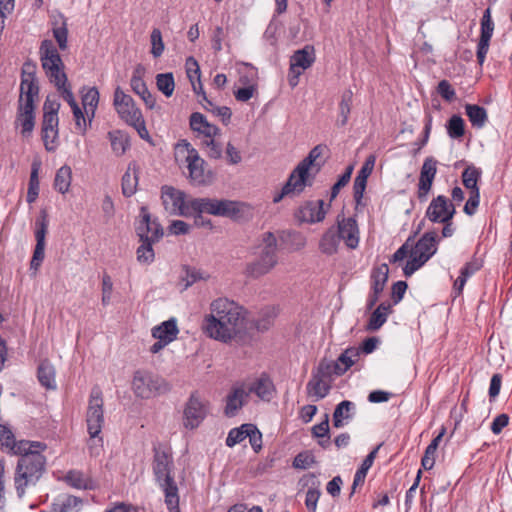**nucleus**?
Instances as JSON below:
<instances>
[{
  "label": "nucleus",
  "instance_id": "f257e3e1",
  "mask_svg": "<svg viewBox=\"0 0 512 512\" xmlns=\"http://www.w3.org/2000/svg\"><path fill=\"white\" fill-rule=\"evenodd\" d=\"M241 306L228 298L213 300L202 323L203 332L211 339L228 343L241 333L244 326Z\"/></svg>",
  "mask_w": 512,
  "mask_h": 512
},
{
  "label": "nucleus",
  "instance_id": "f03ea898",
  "mask_svg": "<svg viewBox=\"0 0 512 512\" xmlns=\"http://www.w3.org/2000/svg\"><path fill=\"white\" fill-rule=\"evenodd\" d=\"M191 216H196V224L212 226L210 220L204 221L202 213L213 216L234 218L244 212L245 204L239 201L215 198H191Z\"/></svg>",
  "mask_w": 512,
  "mask_h": 512
},
{
  "label": "nucleus",
  "instance_id": "7ed1b4c3",
  "mask_svg": "<svg viewBox=\"0 0 512 512\" xmlns=\"http://www.w3.org/2000/svg\"><path fill=\"white\" fill-rule=\"evenodd\" d=\"M171 454L165 450H155L153 470L157 482L165 494V503L170 512H180L178 487L171 475L172 471Z\"/></svg>",
  "mask_w": 512,
  "mask_h": 512
},
{
  "label": "nucleus",
  "instance_id": "20e7f679",
  "mask_svg": "<svg viewBox=\"0 0 512 512\" xmlns=\"http://www.w3.org/2000/svg\"><path fill=\"white\" fill-rule=\"evenodd\" d=\"M32 62L27 59L22 67L20 95L15 119V127L21 128V134L29 137L32 132Z\"/></svg>",
  "mask_w": 512,
  "mask_h": 512
},
{
  "label": "nucleus",
  "instance_id": "39448f33",
  "mask_svg": "<svg viewBox=\"0 0 512 512\" xmlns=\"http://www.w3.org/2000/svg\"><path fill=\"white\" fill-rule=\"evenodd\" d=\"M176 162L188 169V177L193 185H207L212 180L210 171L204 169V160L199 156L197 150L186 140L178 142L174 149Z\"/></svg>",
  "mask_w": 512,
  "mask_h": 512
},
{
  "label": "nucleus",
  "instance_id": "423d86ee",
  "mask_svg": "<svg viewBox=\"0 0 512 512\" xmlns=\"http://www.w3.org/2000/svg\"><path fill=\"white\" fill-rule=\"evenodd\" d=\"M7 453L19 456L14 483L17 495L21 498L25 494V488L32 476V441L15 440L13 449H9Z\"/></svg>",
  "mask_w": 512,
  "mask_h": 512
},
{
  "label": "nucleus",
  "instance_id": "0eeeda50",
  "mask_svg": "<svg viewBox=\"0 0 512 512\" xmlns=\"http://www.w3.org/2000/svg\"><path fill=\"white\" fill-rule=\"evenodd\" d=\"M39 56L42 68L49 81L55 87L63 86L67 82V75L64 72V63L52 40L42 41Z\"/></svg>",
  "mask_w": 512,
  "mask_h": 512
},
{
  "label": "nucleus",
  "instance_id": "6e6552de",
  "mask_svg": "<svg viewBox=\"0 0 512 512\" xmlns=\"http://www.w3.org/2000/svg\"><path fill=\"white\" fill-rule=\"evenodd\" d=\"M277 262L276 237L271 232H266L262 237L259 257L248 264L246 272L249 276L258 278L269 273Z\"/></svg>",
  "mask_w": 512,
  "mask_h": 512
},
{
  "label": "nucleus",
  "instance_id": "1a4fd4ad",
  "mask_svg": "<svg viewBox=\"0 0 512 512\" xmlns=\"http://www.w3.org/2000/svg\"><path fill=\"white\" fill-rule=\"evenodd\" d=\"M436 232H426L414 245L410 247V259L403 268L404 275L410 277L420 269L437 251Z\"/></svg>",
  "mask_w": 512,
  "mask_h": 512
},
{
  "label": "nucleus",
  "instance_id": "9d476101",
  "mask_svg": "<svg viewBox=\"0 0 512 512\" xmlns=\"http://www.w3.org/2000/svg\"><path fill=\"white\" fill-rule=\"evenodd\" d=\"M60 103L55 95L48 96L43 105L42 140L46 150L54 151L58 146V112Z\"/></svg>",
  "mask_w": 512,
  "mask_h": 512
},
{
  "label": "nucleus",
  "instance_id": "9b49d317",
  "mask_svg": "<svg viewBox=\"0 0 512 512\" xmlns=\"http://www.w3.org/2000/svg\"><path fill=\"white\" fill-rule=\"evenodd\" d=\"M170 390L168 382L159 375L147 371H136L132 379V391L141 399H150Z\"/></svg>",
  "mask_w": 512,
  "mask_h": 512
},
{
  "label": "nucleus",
  "instance_id": "f8f14e48",
  "mask_svg": "<svg viewBox=\"0 0 512 512\" xmlns=\"http://www.w3.org/2000/svg\"><path fill=\"white\" fill-rule=\"evenodd\" d=\"M103 406L102 391L98 387L92 388L86 412L87 431L91 438H98L102 431L105 422Z\"/></svg>",
  "mask_w": 512,
  "mask_h": 512
},
{
  "label": "nucleus",
  "instance_id": "ddd939ff",
  "mask_svg": "<svg viewBox=\"0 0 512 512\" xmlns=\"http://www.w3.org/2000/svg\"><path fill=\"white\" fill-rule=\"evenodd\" d=\"M312 185L310 171L298 164L289 175L287 182L273 196V202L279 203L284 197H295L301 194L306 186Z\"/></svg>",
  "mask_w": 512,
  "mask_h": 512
},
{
  "label": "nucleus",
  "instance_id": "4468645a",
  "mask_svg": "<svg viewBox=\"0 0 512 512\" xmlns=\"http://www.w3.org/2000/svg\"><path fill=\"white\" fill-rule=\"evenodd\" d=\"M161 199L165 210L175 216L190 217V199L182 190L165 185L161 188Z\"/></svg>",
  "mask_w": 512,
  "mask_h": 512
},
{
  "label": "nucleus",
  "instance_id": "2eb2a0df",
  "mask_svg": "<svg viewBox=\"0 0 512 512\" xmlns=\"http://www.w3.org/2000/svg\"><path fill=\"white\" fill-rule=\"evenodd\" d=\"M208 414V402L197 395H191L183 411V426L193 430L203 422Z\"/></svg>",
  "mask_w": 512,
  "mask_h": 512
},
{
  "label": "nucleus",
  "instance_id": "dca6fc26",
  "mask_svg": "<svg viewBox=\"0 0 512 512\" xmlns=\"http://www.w3.org/2000/svg\"><path fill=\"white\" fill-rule=\"evenodd\" d=\"M151 334L157 341L150 347V352L156 354L177 339L179 334L177 320L175 318H170L169 320L160 323L152 328Z\"/></svg>",
  "mask_w": 512,
  "mask_h": 512
},
{
  "label": "nucleus",
  "instance_id": "f3484780",
  "mask_svg": "<svg viewBox=\"0 0 512 512\" xmlns=\"http://www.w3.org/2000/svg\"><path fill=\"white\" fill-rule=\"evenodd\" d=\"M113 105L119 117L127 124L143 116L133 98L119 86L114 91Z\"/></svg>",
  "mask_w": 512,
  "mask_h": 512
},
{
  "label": "nucleus",
  "instance_id": "a211bd4d",
  "mask_svg": "<svg viewBox=\"0 0 512 512\" xmlns=\"http://www.w3.org/2000/svg\"><path fill=\"white\" fill-rule=\"evenodd\" d=\"M360 357V349L356 347L347 348L333 363H321L319 370L323 374L343 375L352 367Z\"/></svg>",
  "mask_w": 512,
  "mask_h": 512
},
{
  "label": "nucleus",
  "instance_id": "6ab92c4d",
  "mask_svg": "<svg viewBox=\"0 0 512 512\" xmlns=\"http://www.w3.org/2000/svg\"><path fill=\"white\" fill-rule=\"evenodd\" d=\"M455 213L454 204L447 197L439 195L430 202L426 217L433 223L447 222L453 219Z\"/></svg>",
  "mask_w": 512,
  "mask_h": 512
},
{
  "label": "nucleus",
  "instance_id": "aec40b11",
  "mask_svg": "<svg viewBox=\"0 0 512 512\" xmlns=\"http://www.w3.org/2000/svg\"><path fill=\"white\" fill-rule=\"evenodd\" d=\"M140 216L141 220L136 227L140 241L158 242L163 236V229L160 224L155 219H151L145 207L141 208Z\"/></svg>",
  "mask_w": 512,
  "mask_h": 512
},
{
  "label": "nucleus",
  "instance_id": "412c9836",
  "mask_svg": "<svg viewBox=\"0 0 512 512\" xmlns=\"http://www.w3.org/2000/svg\"><path fill=\"white\" fill-rule=\"evenodd\" d=\"M144 74L145 68L142 65H137L133 71L130 86L132 91L143 100L146 107L153 110L157 107V101L155 96L148 90L143 80Z\"/></svg>",
  "mask_w": 512,
  "mask_h": 512
},
{
  "label": "nucleus",
  "instance_id": "4be33fe9",
  "mask_svg": "<svg viewBox=\"0 0 512 512\" xmlns=\"http://www.w3.org/2000/svg\"><path fill=\"white\" fill-rule=\"evenodd\" d=\"M437 163L433 157H427L422 164L417 190V196L421 201L427 199L432 188L437 173Z\"/></svg>",
  "mask_w": 512,
  "mask_h": 512
},
{
  "label": "nucleus",
  "instance_id": "5701e85b",
  "mask_svg": "<svg viewBox=\"0 0 512 512\" xmlns=\"http://www.w3.org/2000/svg\"><path fill=\"white\" fill-rule=\"evenodd\" d=\"M493 31L494 23L491 17V9L487 8L481 19V34L477 46V60L479 64H483L485 61Z\"/></svg>",
  "mask_w": 512,
  "mask_h": 512
},
{
  "label": "nucleus",
  "instance_id": "b1692460",
  "mask_svg": "<svg viewBox=\"0 0 512 512\" xmlns=\"http://www.w3.org/2000/svg\"><path fill=\"white\" fill-rule=\"evenodd\" d=\"M340 240H343L345 245L349 249H355L359 245V228L355 219L348 218H338L337 227H335Z\"/></svg>",
  "mask_w": 512,
  "mask_h": 512
},
{
  "label": "nucleus",
  "instance_id": "393cba45",
  "mask_svg": "<svg viewBox=\"0 0 512 512\" xmlns=\"http://www.w3.org/2000/svg\"><path fill=\"white\" fill-rule=\"evenodd\" d=\"M48 215L46 210H41L37 219L38 229L35 233L36 247L34 249V269H36L44 259L45 256V237L48 228Z\"/></svg>",
  "mask_w": 512,
  "mask_h": 512
},
{
  "label": "nucleus",
  "instance_id": "a878e982",
  "mask_svg": "<svg viewBox=\"0 0 512 512\" xmlns=\"http://www.w3.org/2000/svg\"><path fill=\"white\" fill-rule=\"evenodd\" d=\"M190 127L193 132L202 136L203 139L218 137L220 135V129L214 124L209 123L206 117L199 112L191 114Z\"/></svg>",
  "mask_w": 512,
  "mask_h": 512
},
{
  "label": "nucleus",
  "instance_id": "bb28decb",
  "mask_svg": "<svg viewBox=\"0 0 512 512\" xmlns=\"http://www.w3.org/2000/svg\"><path fill=\"white\" fill-rule=\"evenodd\" d=\"M83 507V499L70 494L57 496L50 512H80Z\"/></svg>",
  "mask_w": 512,
  "mask_h": 512
},
{
  "label": "nucleus",
  "instance_id": "cd10ccee",
  "mask_svg": "<svg viewBox=\"0 0 512 512\" xmlns=\"http://www.w3.org/2000/svg\"><path fill=\"white\" fill-rule=\"evenodd\" d=\"M315 61L313 46L307 45L301 50H297L290 59V71L299 70L303 72L308 69Z\"/></svg>",
  "mask_w": 512,
  "mask_h": 512
},
{
  "label": "nucleus",
  "instance_id": "c85d7f7f",
  "mask_svg": "<svg viewBox=\"0 0 512 512\" xmlns=\"http://www.w3.org/2000/svg\"><path fill=\"white\" fill-rule=\"evenodd\" d=\"M37 379L46 390H56V369L52 362L42 360L37 368Z\"/></svg>",
  "mask_w": 512,
  "mask_h": 512
},
{
  "label": "nucleus",
  "instance_id": "c756f323",
  "mask_svg": "<svg viewBox=\"0 0 512 512\" xmlns=\"http://www.w3.org/2000/svg\"><path fill=\"white\" fill-rule=\"evenodd\" d=\"M248 390L245 384L235 386L231 393L227 396L225 413L228 416H234L243 406L245 399L248 397Z\"/></svg>",
  "mask_w": 512,
  "mask_h": 512
},
{
  "label": "nucleus",
  "instance_id": "7c9ffc66",
  "mask_svg": "<svg viewBox=\"0 0 512 512\" xmlns=\"http://www.w3.org/2000/svg\"><path fill=\"white\" fill-rule=\"evenodd\" d=\"M63 481L75 489L92 490L93 480L80 470H70L63 476Z\"/></svg>",
  "mask_w": 512,
  "mask_h": 512
},
{
  "label": "nucleus",
  "instance_id": "2f4dec72",
  "mask_svg": "<svg viewBox=\"0 0 512 512\" xmlns=\"http://www.w3.org/2000/svg\"><path fill=\"white\" fill-rule=\"evenodd\" d=\"M185 68L187 77L191 82L193 91L196 94H202L203 99H206V95L203 91V86L200 80L201 72L197 60L194 57H188L185 62Z\"/></svg>",
  "mask_w": 512,
  "mask_h": 512
},
{
  "label": "nucleus",
  "instance_id": "473e14b6",
  "mask_svg": "<svg viewBox=\"0 0 512 512\" xmlns=\"http://www.w3.org/2000/svg\"><path fill=\"white\" fill-rule=\"evenodd\" d=\"M138 186V168L135 162L129 163L126 172L122 177V193L126 197H131L137 191Z\"/></svg>",
  "mask_w": 512,
  "mask_h": 512
},
{
  "label": "nucleus",
  "instance_id": "72a5a7b5",
  "mask_svg": "<svg viewBox=\"0 0 512 512\" xmlns=\"http://www.w3.org/2000/svg\"><path fill=\"white\" fill-rule=\"evenodd\" d=\"M248 394L255 393L260 399L269 401L274 395V385L267 377L257 379L253 384L246 386Z\"/></svg>",
  "mask_w": 512,
  "mask_h": 512
},
{
  "label": "nucleus",
  "instance_id": "f704fd0d",
  "mask_svg": "<svg viewBox=\"0 0 512 512\" xmlns=\"http://www.w3.org/2000/svg\"><path fill=\"white\" fill-rule=\"evenodd\" d=\"M303 220L309 223H317L324 220L326 211L324 209V201L307 203L301 210Z\"/></svg>",
  "mask_w": 512,
  "mask_h": 512
},
{
  "label": "nucleus",
  "instance_id": "c9c22d12",
  "mask_svg": "<svg viewBox=\"0 0 512 512\" xmlns=\"http://www.w3.org/2000/svg\"><path fill=\"white\" fill-rule=\"evenodd\" d=\"M340 237L335 227L329 228L319 242V249L326 255L335 254L338 250Z\"/></svg>",
  "mask_w": 512,
  "mask_h": 512
},
{
  "label": "nucleus",
  "instance_id": "e433bc0d",
  "mask_svg": "<svg viewBox=\"0 0 512 512\" xmlns=\"http://www.w3.org/2000/svg\"><path fill=\"white\" fill-rule=\"evenodd\" d=\"M108 139L110 141L112 151L116 156L124 155L130 147L128 135L121 130L108 132Z\"/></svg>",
  "mask_w": 512,
  "mask_h": 512
},
{
  "label": "nucleus",
  "instance_id": "4c0bfd02",
  "mask_svg": "<svg viewBox=\"0 0 512 512\" xmlns=\"http://www.w3.org/2000/svg\"><path fill=\"white\" fill-rule=\"evenodd\" d=\"M355 409V404L351 401L344 400L340 402L333 413V425L340 428L344 425L345 421L352 418V411Z\"/></svg>",
  "mask_w": 512,
  "mask_h": 512
},
{
  "label": "nucleus",
  "instance_id": "58836bf2",
  "mask_svg": "<svg viewBox=\"0 0 512 512\" xmlns=\"http://www.w3.org/2000/svg\"><path fill=\"white\" fill-rule=\"evenodd\" d=\"M330 390V386L320 377L313 376L307 383V393L313 401H318L324 398Z\"/></svg>",
  "mask_w": 512,
  "mask_h": 512
},
{
  "label": "nucleus",
  "instance_id": "ea45409f",
  "mask_svg": "<svg viewBox=\"0 0 512 512\" xmlns=\"http://www.w3.org/2000/svg\"><path fill=\"white\" fill-rule=\"evenodd\" d=\"M466 114L473 127L483 128L488 121L487 111L484 107L476 104H467L465 106Z\"/></svg>",
  "mask_w": 512,
  "mask_h": 512
},
{
  "label": "nucleus",
  "instance_id": "a19ab883",
  "mask_svg": "<svg viewBox=\"0 0 512 512\" xmlns=\"http://www.w3.org/2000/svg\"><path fill=\"white\" fill-rule=\"evenodd\" d=\"M379 448H380V446H378L374 450H372L366 456V458L363 460L360 468L356 471V473L354 475L353 484H352V493L355 492L357 486L362 485L364 483L367 472L373 465V462L376 458V454H377Z\"/></svg>",
  "mask_w": 512,
  "mask_h": 512
},
{
  "label": "nucleus",
  "instance_id": "79ce46f5",
  "mask_svg": "<svg viewBox=\"0 0 512 512\" xmlns=\"http://www.w3.org/2000/svg\"><path fill=\"white\" fill-rule=\"evenodd\" d=\"M389 268L387 264H381L372 271V291L381 294L388 280Z\"/></svg>",
  "mask_w": 512,
  "mask_h": 512
},
{
  "label": "nucleus",
  "instance_id": "37998d69",
  "mask_svg": "<svg viewBox=\"0 0 512 512\" xmlns=\"http://www.w3.org/2000/svg\"><path fill=\"white\" fill-rule=\"evenodd\" d=\"M72 181V170L69 166L64 165L61 168L58 169L55 180H54V186L55 189L64 194L68 192L70 185Z\"/></svg>",
  "mask_w": 512,
  "mask_h": 512
},
{
  "label": "nucleus",
  "instance_id": "c03bdc74",
  "mask_svg": "<svg viewBox=\"0 0 512 512\" xmlns=\"http://www.w3.org/2000/svg\"><path fill=\"white\" fill-rule=\"evenodd\" d=\"M389 308V304L381 303L372 313L367 329L370 331L378 330L386 322Z\"/></svg>",
  "mask_w": 512,
  "mask_h": 512
},
{
  "label": "nucleus",
  "instance_id": "a18cd8bd",
  "mask_svg": "<svg viewBox=\"0 0 512 512\" xmlns=\"http://www.w3.org/2000/svg\"><path fill=\"white\" fill-rule=\"evenodd\" d=\"M479 269L480 265L478 262H469L461 269L459 277L454 282V290L458 295L462 293L467 279Z\"/></svg>",
  "mask_w": 512,
  "mask_h": 512
},
{
  "label": "nucleus",
  "instance_id": "49530a36",
  "mask_svg": "<svg viewBox=\"0 0 512 512\" xmlns=\"http://www.w3.org/2000/svg\"><path fill=\"white\" fill-rule=\"evenodd\" d=\"M157 89L166 97H171L175 90V80L173 73H160L156 75Z\"/></svg>",
  "mask_w": 512,
  "mask_h": 512
},
{
  "label": "nucleus",
  "instance_id": "de8ad7c7",
  "mask_svg": "<svg viewBox=\"0 0 512 512\" xmlns=\"http://www.w3.org/2000/svg\"><path fill=\"white\" fill-rule=\"evenodd\" d=\"M99 91L96 87H91L82 97V104L88 117H94L95 110L99 103Z\"/></svg>",
  "mask_w": 512,
  "mask_h": 512
},
{
  "label": "nucleus",
  "instance_id": "09e8293b",
  "mask_svg": "<svg viewBox=\"0 0 512 512\" xmlns=\"http://www.w3.org/2000/svg\"><path fill=\"white\" fill-rule=\"evenodd\" d=\"M353 93L351 90H346L339 103V120L338 125L345 126L349 120V114L352 106Z\"/></svg>",
  "mask_w": 512,
  "mask_h": 512
},
{
  "label": "nucleus",
  "instance_id": "8fccbe9b",
  "mask_svg": "<svg viewBox=\"0 0 512 512\" xmlns=\"http://www.w3.org/2000/svg\"><path fill=\"white\" fill-rule=\"evenodd\" d=\"M142 244L138 247L136 254H137V260L141 264L149 265L151 264L155 259V253L153 250V244L155 242L152 241H141Z\"/></svg>",
  "mask_w": 512,
  "mask_h": 512
},
{
  "label": "nucleus",
  "instance_id": "3c124183",
  "mask_svg": "<svg viewBox=\"0 0 512 512\" xmlns=\"http://www.w3.org/2000/svg\"><path fill=\"white\" fill-rule=\"evenodd\" d=\"M323 147L318 145L315 146L299 164L305 167L307 170L314 171L315 173L320 169V163H317V159L322 155Z\"/></svg>",
  "mask_w": 512,
  "mask_h": 512
},
{
  "label": "nucleus",
  "instance_id": "603ef678",
  "mask_svg": "<svg viewBox=\"0 0 512 512\" xmlns=\"http://www.w3.org/2000/svg\"><path fill=\"white\" fill-rule=\"evenodd\" d=\"M150 44L151 50L150 53L154 58H159L164 50L165 45L162 38V33L159 28H153L150 34Z\"/></svg>",
  "mask_w": 512,
  "mask_h": 512
},
{
  "label": "nucleus",
  "instance_id": "864d4df0",
  "mask_svg": "<svg viewBox=\"0 0 512 512\" xmlns=\"http://www.w3.org/2000/svg\"><path fill=\"white\" fill-rule=\"evenodd\" d=\"M202 146L205 148L206 154L211 159H220L222 157V144L217 137L202 139Z\"/></svg>",
  "mask_w": 512,
  "mask_h": 512
},
{
  "label": "nucleus",
  "instance_id": "5fc2aeb1",
  "mask_svg": "<svg viewBox=\"0 0 512 512\" xmlns=\"http://www.w3.org/2000/svg\"><path fill=\"white\" fill-rule=\"evenodd\" d=\"M448 135L453 138H461L465 133V125L463 119L458 115H453L447 125Z\"/></svg>",
  "mask_w": 512,
  "mask_h": 512
},
{
  "label": "nucleus",
  "instance_id": "6e6d98bb",
  "mask_svg": "<svg viewBox=\"0 0 512 512\" xmlns=\"http://www.w3.org/2000/svg\"><path fill=\"white\" fill-rule=\"evenodd\" d=\"M247 435H249V432L248 428L245 427V424L241 425L239 428H234L228 433L226 445L228 447H233L236 444L243 442L247 438Z\"/></svg>",
  "mask_w": 512,
  "mask_h": 512
},
{
  "label": "nucleus",
  "instance_id": "4d7b16f0",
  "mask_svg": "<svg viewBox=\"0 0 512 512\" xmlns=\"http://www.w3.org/2000/svg\"><path fill=\"white\" fill-rule=\"evenodd\" d=\"M15 436L8 425L0 424V449L8 452L9 449H13V443Z\"/></svg>",
  "mask_w": 512,
  "mask_h": 512
},
{
  "label": "nucleus",
  "instance_id": "13d9d810",
  "mask_svg": "<svg viewBox=\"0 0 512 512\" xmlns=\"http://www.w3.org/2000/svg\"><path fill=\"white\" fill-rule=\"evenodd\" d=\"M480 177V172L474 167L466 168L462 173V181L464 186L471 191L478 189L477 182Z\"/></svg>",
  "mask_w": 512,
  "mask_h": 512
},
{
  "label": "nucleus",
  "instance_id": "bf43d9fd",
  "mask_svg": "<svg viewBox=\"0 0 512 512\" xmlns=\"http://www.w3.org/2000/svg\"><path fill=\"white\" fill-rule=\"evenodd\" d=\"M209 275L198 269H186L185 275L182 278L185 288L192 286L200 280H207Z\"/></svg>",
  "mask_w": 512,
  "mask_h": 512
},
{
  "label": "nucleus",
  "instance_id": "052dcab7",
  "mask_svg": "<svg viewBox=\"0 0 512 512\" xmlns=\"http://www.w3.org/2000/svg\"><path fill=\"white\" fill-rule=\"evenodd\" d=\"M53 36L61 50H65L68 47V29L66 22L63 21L59 27H53Z\"/></svg>",
  "mask_w": 512,
  "mask_h": 512
},
{
  "label": "nucleus",
  "instance_id": "680f3d73",
  "mask_svg": "<svg viewBox=\"0 0 512 512\" xmlns=\"http://www.w3.org/2000/svg\"><path fill=\"white\" fill-rule=\"evenodd\" d=\"M204 100L208 104L206 109L210 110L213 114L220 117L223 123H225V124L229 123L231 116H232V112H231L230 108H228L226 106H221V107L215 106L211 101L207 100V98Z\"/></svg>",
  "mask_w": 512,
  "mask_h": 512
},
{
  "label": "nucleus",
  "instance_id": "e2e57ef3",
  "mask_svg": "<svg viewBox=\"0 0 512 512\" xmlns=\"http://www.w3.org/2000/svg\"><path fill=\"white\" fill-rule=\"evenodd\" d=\"M245 427L248 428L249 435H247V438H249L252 448L255 452H258L262 448L261 432L253 424H245Z\"/></svg>",
  "mask_w": 512,
  "mask_h": 512
},
{
  "label": "nucleus",
  "instance_id": "0e129e2a",
  "mask_svg": "<svg viewBox=\"0 0 512 512\" xmlns=\"http://www.w3.org/2000/svg\"><path fill=\"white\" fill-rule=\"evenodd\" d=\"M321 491L318 488H310L306 492L305 506L308 512H316Z\"/></svg>",
  "mask_w": 512,
  "mask_h": 512
},
{
  "label": "nucleus",
  "instance_id": "69168bd1",
  "mask_svg": "<svg viewBox=\"0 0 512 512\" xmlns=\"http://www.w3.org/2000/svg\"><path fill=\"white\" fill-rule=\"evenodd\" d=\"M315 463V458L308 452L299 453L293 460V467L296 469H307Z\"/></svg>",
  "mask_w": 512,
  "mask_h": 512
},
{
  "label": "nucleus",
  "instance_id": "338daca9",
  "mask_svg": "<svg viewBox=\"0 0 512 512\" xmlns=\"http://www.w3.org/2000/svg\"><path fill=\"white\" fill-rule=\"evenodd\" d=\"M113 292V282L111 280V277L107 274H105L102 278V304L104 306H107L111 302Z\"/></svg>",
  "mask_w": 512,
  "mask_h": 512
},
{
  "label": "nucleus",
  "instance_id": "774afa93",
  "mask_svg": "<svg viewBox=\"0 0 512 512\" xmlns=\"http://www.w3.org/2000/svg\"><path fill=\"white\" fill-rule=\"evenodd\" d=\"M479 201H480V194H479V189H474L473 191L470 192V196L464 206V212L467 214V215H473L479 205Z\"/></svg>",
  "mask_w": 512,
  "mask_h": 512
}]
</instances>
